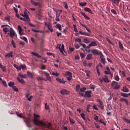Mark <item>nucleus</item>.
<instances>
[{
    "instance_id": "35",
    "label": "nucleus",
    "mask_w": 130,
    "mask_h": 130,
    "mask_svg": "<svg viewBox=\"0 0 130 130\" xmlns=\"http://www.w3.org/2000/svg\"><path fill=\"white\" fill-rule=\"evenodd\" d=\"M112 110V107L111 106V105H107V111H108V110L111 111Z\"/></svg>"
},
{
    "instance_id": "61",
    "label": "nucleus",
    "mask_w": 130,
    "mask_h": 130,
    "mask_svg": "<svg viewBox=\"0 0 130 130\" xmlns=\"http://www.w3.org/2000/svg\"><path fill=\"white\" fill-rule=\"evenodd\" d=\"M46 69V67L45 65H42L41 68V70H45Z\"/></svg>"
},
{
    "instance_id": "2",
    "label": "nucleus",
    "mask_w": 130,
    "mask_h": 130,
    "mask_svg": "<svg viewBox=\"0 0 130 130\" xmlns=\"http://www.w3.org/2000/svg\"><path fill=\"white\" fill-rule=\"evenodd\" d=\"M18 117H20L21 118H24V121L25 122L27 126L28 127H31V122H32V119L31 118H24L22 116V114H17Z\"/></svg>"
},
{
    "instance_id": "16",
    "label": "nucleus",
    "mask_w": 130,
    "mask_h": 130,
    "mask_svg": "<svg viewBox=\"0 0 130 130\" xmlns=\"http://www.w3.org/2000/svg\"><path fill=\"white\" fill-rule=\"evenodd\" d=\"M56 81H57V82L60 83L61 84H65L66 82V81L63 80V79H61L60 78H56Z\"/></svg>"
},
{
    "instance_id": "7",
    "label": "nucleus",
    "mask_w": 130,
    "mask_h": 130,
    "mask_svg": "<svg viewBox=\"0 0 130 130\" xmlns=\"http://www.w3.org/2000/svg\"><path fill=\"white\" fill-rule=\"evenodd\" d=\"M10 32V37L11 38H13L15 37V35H16V32H15V30L13 29V28H11L10 30H9Z\"/></svg>"
},
{
    "instance_id": "34",
    "label": "nucleus",
    "mask_w": 130,
    "mask_h": 130,
    "mask_svg": "<svg viewBox=\"0 0 130 130\" xmlns=\"http://www.w3.org/2000/svg\"><path fill=\"white\" fill-rule=\"evenodd\" d=\"M76 91L77 92H79L81 91V87L80 86V85H77L76 86Z\"/></svg>"
},
{
    "instance_id": "40",
    "label": "nucleus",
    "mask_w": 130,
    "mask_h": 130,
    "mask_svg": "<svg viewBox=\"0 0 130 130\" xmlns=\"http://www.w3.org/2000/svg\"><path fill=\"white\" fill-rule=\"evenodd\" d=\"M0 68L2 69L3 72H7V69H6V66L2 65V66H1Z\"/></svg>"
},
{
    "instance_id": "63",
    "label": "nucleus",
    "mask_w": 130,
    "mask_h": 130,
    "mask_svg": "<svg viewBox=\"0 0 130 130\" xmlns=\"http://www.w3.org/2000/svg\"><path fill=\"white\" fill-rule=\"evenodd\" d=\"M80 55L81 57H82V58H84V57H85V54H84V53H81L80 54Z\"/></svg>"
},
{
    "instance_id": "13",
    "label": "nucleus",
    "mask_w": 130,
    "mask_h": 130,
    "mask_svg": "<svg viewBox=\"0 0 130 130\" xmlns=\"http://www.w3.org/2000/svg\"><path fill=\"white\" fill-rule=\"evenodd\" d=\"M17 29L19 31V35H23L24 34V32H23V29L22 28V27H21V25H18Z\"/></svg>"
},
{
    "instance_id": "60",
    "label": "nucleus",
    "mask_w": 130,
    "mask_h": 130,
    "mask_svg": "<svg viewBox=\"0 0 130 130\" xmlns=\"http://www.w3.org/2000/svg\"><path fill=\"white\" fill-rule=\"evenodd\" d=\"M37 79L38 81H42L44 80L43 78H41L40 77H37Z\"/></svg>"
},
{
    "instance_id": "26",
    "label": "nucleus",
    "mask_w": 130,
    "mask_h": 130,
    "mask_svg": "<svg viewBox=\"0 0 130 130\" xmlns=\"http://www.w3.org/2000/svg\"><path fill=\"white\" fill-rule=\"evenodd\" d=\"M17 80H18V81L20 83H21V84H25V81H24V80H23V79L20 78V77H17Z\"/></svg>"
},
{
    "instance_id": "44",
    "label": "nucleus",
    "mask_w": 130,
    "mask_h": 130,
    "mask_svg": "<svg viewBox=\"0 0 130 130\" xmlns=\"http://www.w3.org/2000/svg\"><path fill=\"white\" fill-rule=\"evenodd\" d=\"M80 116H81L82 118H83V120H86V118L85 117V114L82 113H80Z\"/></svg>"
},
{
    "instance_id": "15",
    "label": "nucleus",
    "mask_w": 130,
    "mask_h": 130,
    "mask_svg": "<svg viewBox=\"0 0 130 130\" xmlns=\"http://www.w3.org/2000/svg\"><path fill=\"white\" fill-rule=\"evenodd\" d=\"M104 56L103 55V54H101V56H100V58H101V62H102V63H103V64H105V58H104Z\"/></svg>"
},
{
    "instance_id": "33",
    "label": "nucleus",
    "mask_w": 130,
    "mask_h": 130,
    "mask_svg": "<svg viewBox=\"0 0 130 130\" xmlns=\"http://www.w3.org/2000/svg\"><path fill=\"white\" fill-rule=\"evenodd\" d=\"M85 73L86 74L87 77H88V78H90V75H91L90 71L86 70L85 71Z\"/></svg>"
},
{
    "instance_id": "37",
    "label": "nucleus",
    "mask_w": 130,
    "mask_h": 130,
    "mask_svg": "<svg viewBox=\"0 0 130 130\" xmlns=\"http://www.w3.org/2000/svg\"><path fill=\"white\" fill-rule=\"evenodd\" d=\"M18 76L20 78H23V79H25V78H27V76L26 75H23L22 74H19Z\"/></svg>"
},
{
    "instance_id": "22",
    "label": "nucleus",
    "mask_w": 130,
    "mask_h": 130,
    "mask_svg": "<svg viewBox=\"0 0 130 130\" xmlns=\"http://www.w3.org/2000/svg\"><path fill=\"white\" fill-rule=\"evenodd\" d=\"M97 42L96 41H92L90 44H89L90 46H97Z\"/></svg>"
},
{
    "instance_id": "3",
    "label": "nucleus",
    "mask_w": 130,
    "mask_h": 130,
    "mask_svg": "<svg viewBox=\"0 0 130 130\" xmlns=\"http://www.w3.org/2000/svg\"><path fill=\"white\" fill-rule=\"evenodd\" d=\"M61 46V48L60 46ZM56 48L57 49H59L60 52H61V53H62V54H63V55H66V54L64 53H66V51H64V45L62 44V45L61 44L59 45H57V46H56Z\"/></svg>"
},
{
    "instance_id": "1",
    "label": "nucleus",
    "mask_w": 130,
    "mask_h": 130,
    "mask_svg": "<svg viewBox=\"0 0 130 130\" xmlns=\"http://www.w3.org/2000/svg\"><path fill=\"white\" fill-rule=\"evenodd\" d=\"M34 118L32 120L35 125L41 126L43 130L52 129V125L51 123H46L43 121L39 120L40 116L34 114Z\"/></svg>"
},
{
    "instance_id": "47",
    "label": "nucleus",
    "mask_w": 130,
    "mask_h": 130,
    "mask_svg": "<svg viewBox=\"0 0 130 130\" xmlns=\"http://www.w3.org/2000/svg\"><path fill=\"white\" fill-rule=\"evenodd\" d=\"M3 85L4 87H8V84H7V82L5 80H2Z\"/></svg>"
},
{
    "instance_id": "23",
    "label": "nucleus",
    "mask_w": 130,
    "mask_h": 130,
    "mask_svg": "<svg viewBox=\"0 0 130 130\" xmlns=\"http://www.w3.org/2000/svg\"><path fill=\"white\" fill-rule=\"evenodd\" d=\"M84 11H85V12H88L90 14H93L92 10H91V9H90V8H87V7L85 8Z\"/></svg>"
},
{
    "instance_id": "54",
    "label": "nucleus",
    "mask_w": 130,
    "mask_h": 130,
    "mask_svg": "<svg viewBox=\"0 0 130 130\" xmlns=\"http://www.w3.org/2000/svg\"><path fill=\"white\" fill-rule=\"evenodd\" d=\"M59 15H58L57 14H56V19H55V21H59Z\"/></svg>"
},
{
    "instance_id": "8",
    "label": "nucleus",
    "mask_w": 130,
    "mask_h": 130,
    "mask_svg": "<svg viewBox=\"0 0 130 130\" xmlns=\"http://www.w3.org/2000/svg\"><path fill=\"white\" fill-rule=\"evenodd\" d=\"M30 4H31V5H33L34 6H39V7H41V6H42V3L40 2L36 3L33 0L30 1Z\"/></svg>"
},
{
    "instance_id": "48",
    "label": "nucleus",
    "mask_w": 130,
    "mask_h": 130,
    "mask_svg": "<svg viewBox=\"0 0 130 130\" xmlns=\"http://www.w3.org/2000/svg\"><path fill=\"white\" fill-rule=\"evenodd\" d=\"M111 12L114 15H117V13L116 12V11H115V10H114V9H112L111 10Z\"/></svg>"
},
{
    "instance_id": "12",
    "label": "nucleus",
    "mask_w": 130,
    "mask_h": 130,
    "mask_svg": "<svg viewBox=\"0 0 130 130\" xmlns=\"http://www.w3.org/2000/svg\"><path fill=\"white\" fill-rule=\"evenodd\" d=\"M60 93L62 95H68V94H70V91L67 90V89H62L60 90Z\"/></svg>"
},
{
    "instance_id": "38",
    "label": "nucleus",
    "mask_w": 130,
    "mask_h": 130,
    "mask_svg": "<svg viewBox=\"0 0 130 130\" xmlns=\"http://www.w3.org/2000/svg\"><path fill=\"white\" fill-rule=\"evenodd\" d=\"M63 5H64V8L68 10L69 9V6H68V3L67 2H63Z\"/></svg>"
},
{
    "instance_id": "41",
    "label": "nucleus",
    "mask_w": 130,
    "mask_h": 130,
    "mask_svg": "<svg viewBox=\"0 0 130 130\" xmlns=\"http://www.w3.org/2000/svg\"><path fill=\"white\" fill-rule=\"evenodd\" d=\"M80 6H81V7H86V5H87V3L85 2V3H79Z\"/></svg>"
},
{
    "instance_id": "52",
    "label": "nucleus",
    "mask_w": 130,
    "mask_h": 130,
    "mask_svg": "<svg viewBox=\"0 0 130 130\" xmlns=\"http://www.w3.org/2000/svg\"><path fill=\"white\" fill-rule=\"evenodd\" d=\"M12 88L14 91H15V92H18L19 91V89H18V88H17L16 86H13L12 87Z\"/></svg>"
},
{
    "instance_id": "9",
    "label": "nucleus",
    "mask_w": 130,
    "mask_h": 130,
    "mask_svg": "<svg viewBox=\"0 0 130 130\" xmlns=\"http://www.w3.org/2000/svg\"><path fill=\"white\" fill-rule=\"evenodd\" d=\"M91 52L92 53H93V54H94V55H100L101 54H102V53L101 52H99L98 51V50H96V49H93L91 50Z\"/></svg>"
},
{
    "instance_id": "51",
    "label": "nucleus",
    "mask_w": 130,
    "mask_h": 130,
    "mask_svg": "<svg viewBox=\"0 0 130 130\" xmlns=\"http://www.w3.org/2000/svg\"><path fill=\"white\" fill-rule=\"evenodd\" d=\"M84 42L85 43H90V40H88V39H87V38H84Z\"/></svg>"
},
{
    "instance_id": "32",
    "label": "nucleus",
    "mask_w": 130,
    "mask_h": 130,
    "mask_svg": "<svg viewBox=\"0 0 130 130\" xmlns=\"http://www.w3.org/2000/svg\"><path fill=\"white\" fill-rule=\"evenodd\" d=\"M130 95V93L126 94V93H121V96H122V97H128V96Z\"/></svg>"
},
{
    "instance_id": "28",
    "label": "nucleus",
    "mask_w": 130,
    "mask_h": 130,
    "mask_svg": "<svg viewBox=\"0 0 130 130\" xmlns=\"http://www.w3.org/2000/svg\"><path fill=\"white\" fill-rule=\"evenodd\" d=\"M103 80L106 83H109V80H108V77L107 76H105V77L103 78Z\"/></svg>"
},
{
    "instance_id": "43",
    "label": "nucleus",
    "mask_w": 130,
    "mask_h": 130,
    "mask_svg": "<svg viewBox=\"0 0 130 130\" xmlns=\"http://www.w3.org/2000/svg\"><path fill=\"white\" fill-rule=\"evenodd\" d=\"M3 30L4 32H5V33H7V32H9V30L10 29L8 27H4V28H3Z\"/></svg>"
},
{
    "instance_id": "64",
    "label": "nucleus",
    "mask_w": 130,
    "mask_h": 130,
    "mask_svg": "<svg viewBox=\"0 0 130 130\" xmlns=\"http://www.w3.org/2000/svg\"><path fill=\"white\" fill-rule=\"evenodd\" d=\"M93 107V109H95V110H97V111L99 110L98 108H97V106H96V105H94Z\"/></svg>"
},
{
    "instance_id": "25",
    "label": "nucleus",
    "mask_w": 130,
    "mask_h": 130,
    "mask_svg": "<svg viewBox=\"0 0 130 130\" xmlns=\"http://www.w3.org/2000/svg\"><path fill=\"white\" fill-rule=\"evenodd\" d=\"M5 57L7 58L8 57H13V52H11L6 55Z\"/></svg>"
},
{
    "instance_id": "53",
    "label": "nucleus",
    "mask_w": 130,
    "mask_h": 130,
    "mask_svg": "<svg viewBox=\"0 0 130 130\" xmlns=\"http://www.w3.org/2000/svg\"><path fill=\"white\" fill-rule=\"evenodd\" d=\"M21 39L22 40H24L25 42H28V40H27V38L25 37H21Z\"/></svg>"
},
{
    "instance_id": "50",
    "label": "nucleus",
    "mask_w": 130,
    "mask_h": 130,
    "mask_svg": "<svg viewBox=\"0 0 130 130\" xmlns=\"http://www.w3.org/2000/svg\"><path fill=\"white\" fill-rule=\"evenodd\" d=\"M11 44L13 45L14 48H16L17 47V46H16V43H15V42H14L13 40H12Z\"/></svg>"
},
{
    "instance_id": "36",
    "label": "nucleus",
    "mask_w": 130,
    "mask_h": 130,
    "mask_svg": "<svg viewBox=\"0 0 130 130\" xmlns=\"http://www.w3.org/2000/svg\"><path fill=\"white\" fill-rule=\"evenodd\" d=\"M69 120H70V122L71 124H74L75 123V121H74V119L72 118H71L70 117H69Z\"/></svg>"
},
{
    "instance_id": "59",
    "label": "nucleus",
    "mask_w": 130,
    "mask_h": 130,
    "mask_svg": "<svg viewBox=\"0 0 130 130\" xmlns=\"http://www.w3.org/2000/svg\"><path fill=\"white\" fill-rule=\"evenodd\" d=\"M22 70H26V65L21 64L20 65Z\"/></svg>"
},
{
    "instance_id": "10",
    "label": "nucleus",
    "mask_w": 130,
    "mask_h": 130,
    "mask_svg": "<svg viewBox=\"0 0 130 130\" xmlns=\"http://www.w3.org/2000/svg\"><path fill=\"white\" fill-rule=\"evenodd\" d=\"M43 74L45 75L47 80H45V81H49V82H51V77L49 76L47 73L44 72Z\"/></svg>"
},
{
    "instance_id": "29",
    "label": "nucleus",
    "mask_w": 130,
    "mask_h": 130,
    "mask_svg": "<svg viewBox=\"0 0 130 130\" xmlns=\"http://www.w3.org/2000/svg\"><path fill=\"white\" fill-rule=\"evenodd\" d=\"M55 27L57 29H58L59 30V31H61V25L60 24H57L55 26Z\"/></svg>"
},
{
    "instance_id": "31",
    "label": "nucleus",
    "mask_w": 130,
    "mask_h": 130,
    "mask_svg": "<svg viewBox=\"0 0 130 130\" xmlns=\"http://www.w3.org/2000/svg\"><path fill=\"white\" fill-rule=\"evenodd\" d=\"M86 59H87V60H90L92 59V54H88L87 55Z\"/></svg>"
},
{
    "instance_id": "18",
    "label": "nucleus",
    "mask_w": 130,
    "mask_h": 130,
    "mask_svg": "<svg viewBox=\"0 0 130 130\" xmlns=\"http://www.w3.org/2000/svg\"><path fill=\"white\" fill-rule=\"evenodd\" d=\"M80 14L83 16V17L85 18V20H90V17H88L86 14L84 12H80Z\"/></svg>"
},
{
    "instance_id": "62",
    "label": "nucleus",
    "mask_w": 130,
    "mask_h": 130,
    "mask_svg": "<svg viewBox=\"0 0 130 130\" xmlns=\"http://www.w3.org/2000/svg\"><path fill=\"white\" fill-rule=\"evenodd\" d=\"M96 72L98 73V75L99 76H100V71H99V69L98 68V67H96Z\"/></svg>"
},
{
    "instance_id": "30",
    "label": "nucleus",
    "mask_w": 130,
    "mask_h": 130,
    "mask_svg": "<svg viewBox=\"0 0 130 130\" xmlns=\"http://www.w3.org/2000/svg\"><path fill=\"white\" fill-rule=\"evenodd\" d=\"M113 3H114V4L118 7V5H119V2H120V0H112Z\"/></svg>"
},
{
    "instance_id": "46",
    "label": "nucleus",
    "mask_w": 130,
    "mask_h": 130,
    "mask_svg": "<svg viewBox=\"0 0 130 130\" xmlns=\"http://www.w3.org/2000/svg\"><path fill=\"white\" fill-rule=\"evenodd\" d=\"M75 42H79V44L80 43H81V42H82V39H81L80 38H78L75 40Z\"/></svg>"
},
{
    "instance_id": "42",
    "label": "nucleus",
    "mask_w": 130,
    "mask_h": 130,
    "mask_svg": "<svg viewBox=\"0 0 130 130\" xmlns=\"http://www.w3.org/2000/svg\"><path fill=\"white\" fill-rule=\"evenodd\" d=\"M14 85H15V83L13 82H10L9 83H8V85L9 87H14Z\"/></svg>"
},
{
    "instance_id": "4",
    "label": "nucleus",
    "mask_w": 130,
    "mask_h": 130,
    "mask_svg": "<svg viewBox=\"0 0 130 130\" xmlns=\"http://www.w3.org/2000/svg\"><path fill=\"white\" fill-rule=\"evenodd\" d=\"M65 76H69L67 77V79L68 81H72L73 80V73L67 71L65 73Z\"/></svg>"
},
{
    "instance_id": "55",
    "label": "nucleus",
    "mask_w": 130,
    "mask_h": 130,
    "mask_svg": "<svg viewBox=\"0 0 130 130\" xmlns=\"http://www.w3.org/2000/svg\"><path fill=\"white\" fill-rule=\"evenodd\" d=\"M62 12V10H58L56 12V13L57 14V15H59V16H60V14H61Z\"/></svg>"
},
{
    "instance_id": "17",
    "label": "nucleus",
    "mask_w": 130,
    "mask_h": 130,
    "mask_svg": "<svg viewBox=\"0 0 130 130\" xmlns=\"http://www.w3.org/2000/svg\"><path fill=\"white\" fill-rule=\"evenodd\" d=\"M118 44L120 49H121V50H123V49H124V48L123 47V45H122V43H121V42L120 41H119Z\"/></svg>"
},
{
    "instance_id": "49",
    "label": "nucleus",
    "mask_w": 130,
    "mask_h": 130,
    "mask_svg": "<svg viewBox=\"0 0 130 130\" xmlns=\"http://www.w3.org/2000/svg\"><path fill=\"white\" fill-rule=\"evenodd\" d=\"M27 74L28 77H30V78H33V75L32 73H31V72H27Z\"/></svg>"
},
{
    "instance_id": "21",
    "label": "nucleus",
    "mask_w": 130,
    "mask_h": 130,
    "mask_svg": "<svg viewBox=\"0 0 130 130\" xmlns=\"http://www.w3.org/2000/svg\"><path fill=\"white\" fill-rule=\"evenodd\" d=\"M87 90L86 87H83L82 88H80V91H79V94H81V96H83L84 94L82 93V92H85Z\"/></svg>"
},
{
    "instance_id": "57",
    "label": "nucleus",
    "mask_w": 130,
    "mask_h": 130,
    "mask_svg": "<svg viewBox=\"0 0 130 130\" xmlns=\"http://www.w3.org/2000/svg\"><path fill=\"white\" fill-rule=\"evenodd\" d=\"M115 81H117V82H118V81H119V77L118 76V75H116V76L115 77Z\"/></svg>"
},
{
    "instance_id": "24",
    "label": "nucleus",
    "mask_w": 130,
    "mask_h": 130,
    "mask_svg": "<svg viewBox=\"0 0 130 130\" xmlns=\"http://www.w3.org/2000/svg\"><path fill=\"white\" fill-rule=\"evenodd\" d=\"M31 54H32V55H34L35 56H37V57H38V58H41V56H40V55H39V54L37 53L32 52H31Z\"/></svg>"
},
{
    "instance_id": "5",
    "label": "nucleus",
    "mask_w": 130,
    "mask_h": 130,
    "mask_svg": "<svg viewBox=\"0 0 130 130\" xmlns=\"http://www.w3.org/2000/svg\"><path fill=\"white\" fill-rule=\"evenodd\" d=\"M98 107H100L101 109H104V105H103V102L101 100H98L96 101Z\"/></svg>"
},
{
    "instance_id": "58",
    "label": "nucleus",
    "mask_w": 130,
    "mask_h": 130,
    "mask_svg": "<svg viewBox=\"0 0 130 130\" xmlns=\"http://www.w3.org/2000/svg\"><path fill=\"white\" fill-rule=\"evenodd\" d=\"M32 99H33V96L31 95L29 98H28L27 99V100H28V101H32Z\"/></svg>"
},
{
    "instance_id": "27",
    "label": "nucleus",
    "mask_w": 130,
    "mask_h": 130,
    "mask_svg": "<svg viewBox=\"0 0 130 130\" xmlns=\"http://www.w3.org/2000/svg\"><path fill=\"white\" fill-rule=\"evenodd\" d=\"M128 91H129L128 88H127L126 86H124L123 87V89H122L123 92H125L126 93H127V92H128Z\"/></svg>"
},
{
    "instance_id": "11",
    "label": "nucleus",
    "mask_w": 130,
    "mask_h": 130,
    "mask_svg": "<svg viewBox=\"0 0 130 130\" xmlns=\"http://www.w3.org/2000/svg\"><path fill=\"white\" fill-rule=\"evenodd\" d=\"M91 94H92V91L88 90L85 92L84 96L87 97V98H90V97H91Z\"/></svg>"
},
{
    "instance_id": "56",
    "label": "nucleus",
    "mask_w": 130,
    "mask_h": 130,
    "mask_svg": "<svg viewBox=\"0 0 130 130\" xmlns=\"http://www.w3.org/2000/svg\"><path fill=\"white\" fill-rule=\"evenodd\" d=\"M31 30H32V31H33V32H36V33H38L39 32H40V33H41V32H42V31H41V30H37L34 29L33 28Z\"/></svg>"
},
{
    "instance_id": "14",
    "label": "nucleus",
    "mask_w": 130,
    "mask_h": 130,
    "mask_svg": "<svg viewBox=\"0 0 130 130\" xmlns=\"http://www.w3.org/2000/svg\"><path fill=\"white\" fill-rule=\"evenodd\" d=\"M22 17H24L25 19H26V22H29L30 21V18H29V15L26 13V12L24 11L23 15Z\"/></svg>"
},
{
    "instance_id": "39",
    "label": "nucleus",
    "mask_w": 130,
    "mask_h": 130,
    "mask_svg": "<svg viewBox=\"0 0 130 130\" xmlns=\"http://www.w3.org/2000/svg\"><path fill=\"white\" fill-rule=\"evenodd\" d=\"M51 75H53V76H55L56 77H58L59 76V74H58L57 72H52L50 73Z\"/></svg>"
},
{
    "instance_id": "19",
    "label": "nucleus",
    "mask_w": 130,
    "mask_h": 130,
    "mask_svg": "<svg viewBox=\"0 0 130 130\" xmlns=\"http://www.w3.org/2000/svg\"><path fill=\"white\" fill-rule=\"evenodd\" d=\"M120 101H121V102H123L124 101V102H125L126 105H128V101H127V99L121 98L120 99Z\"/></svg>"
},
{
    "instance_id": "6",
    "label": "nucleus",
    "mask_w": 130,
    "mask_h": 130,
    "mask_svg": "<svg viewBox=\"0 0 130 130\" xmlns=\"http://www.w3.org/2000/svg\"><path fill=\"white\" fill-rule=\"evenodd\" d=\"M111 86L114 87V89H119L120 88V86L116 81H113Z\"/></svg>"
},
{
    "instance_id": "45",
    "label": "nucleus",
    "mask_w": 130,
    "mask_h": 130,
    "mask_svg": "<svg viewBox=\"0 0 130 130\" xmlns=\"http://www.w3.org/2000/svg\"><path fill=\"white\" fill-rule=\"evenodd\" d=\"M45 25H46V26L48 27V28L49 27H51V23H50V22H45Z\"/></svg>"
},
{
    "instance_id": "20",
    "label": "nucleus",
    "mask_w": 130,
    "mask_h": 130,
    "mask_svg": "<svg viewBox=\"0 0 130 130\" xmlns=\"http://www.w3.org/2000/svg\"><path fill=\"white\" fill-rule=\"evenodd\" d=\"M110 73H111L110 72V69H109V67H107L106 68V70L105 71V74L106 75H109V74H110Z\"/></svg>"
}]
</instances>
